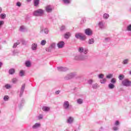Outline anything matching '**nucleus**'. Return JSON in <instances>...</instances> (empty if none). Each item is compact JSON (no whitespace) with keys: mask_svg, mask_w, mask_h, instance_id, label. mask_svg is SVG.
Returning a JSON list of instances; mask_svg holds the SVG:
<instances>
[{"mask_svg":"<svg viewBox=\"0 0 131 131\" xmlns=\"http://www.w3.org/2000/svg\"><path fill=\"white\" fill-rule=\"evenodd\" d=\"M43 14H45V10L41 9L35 10L33 12L34 16H36V17H41V16H43Z\"/></svg>","mask_w":131,"mask_h":131,"instance_id":"obj_1","label":"nucleus"},{"mask_svg":"<svg viewBox=\"0 0 131 131\" xmlns=\"http://www.w3.org/2000/svg\"><path fill=\"white\" fill-rule=\"evenodd\" d=\"M75 36L76 38H77V39H80V40H82V41L86 39V37H85V36L81 33H76Z\"/></svg>","mask_w":131,"mask_h":131,"instance_id":"obj_2","label":"nucleus"},{"mask_svg":"<svg viewBox=\"0 0 131 131\" xmlns=\"http://www.w3.org/2000/svg\"><path fill=\"white\" fill-rule=\"evenodd\" d=\"M63 108L64 110H67V111H68L71 109V107L72 106L70 105L69 101H64L63 103Z\"/></svg>","mask_w":131,"mask_h":131,"instance_id":"obj_3","label":"nucleus"},{"mask_svg":"<svg viewBox=\"0 0 131 131\" xmlns=\"http://www.w3.org/2000/svg\"><path fill=\"white\" fill-rule=\"evenodd\" d=\"M122 84L124 86H131V81L127 79L122 80Z\"/></svg>","mask_w":131,"mask_h":131,"instance_id":"obj_4","label":"nucleus"},{"mask_svg":"<svg viewBox=\"0 0 131 131\" xmlns=\"http://www.w3.org/2000/svg\"><path fill=\"white\" fill-rule=\"evenodd\" d=\"M76 74L75 73H71L70 74H69L67 75L64 77L65 80H68L69 79H71L72 78H73L75 76Z\"/></svg>","mask_w":131,"mask_h":131,"instance_id":"obj_5","label":"nucleus"},{"mask_svg":"<svg viewBox=\"0 0 131 131\" xmlns=\"http://www.w3.org/2000/svg\"><path fill=\"white\" fill-rule=\"evenodd\" d=\"M78 52L81 54L83 53L84 54H86L89 53V50L86 48H83V47H79L78 49Z\"/></svg>","mask_w":131,"mask_h":131,"instance_id":"obj_6","label":"nucleus"},{"mask_svg":"<svg viewBox=\"0 0 131 131\" xmlns=\"http://www.w3.org/2000/svg\"><path fill=\"white\" fill-rule=\"evenodd\" d=\"M45 33V34H48L49 33V29L48 28H44L43 26L40 27V33Z\"/></svg>","mask_w":131,"mask_h":131,"instance_id":"obj_7","label":"nucleus"},{"mask_svg":"<svg viewBox=\"0 0 131 131\" xmlns=\"http://www.w3.org/2000/svg\"><path fill=\"white\" fill-rule=\"evenodd\" d=\"M98 27L100 29H101V30H104V29H106V26H105L103 21L99 22Z\"/></svg>","mask_w":131,"mask_h":131,"instance_id":"obj_8","label":"nucleus"},{"mask_svg":"<svg viewBox=\"0 0 131 131\" xmlns=\"http://www.w3.org/2000/svg\"><path fill=\"white\" fill-rule=\"evenodd\" d=\"M25 90V84H24L22 85L20 90V93H19V97H22L23 96V94H24V91Z\"/></svg>","mask_w":131,"mask_h":131,"instance_id":"obj_9","label":"nucleus"},{"mask_svg":"<svg viewBox=\"0 0 131 131\" xmlns=\"http://www.w3.org/2000/svg\"><path fill=\"white\" fill-rule=\"evenodd\" d=\"M65 46V42L63 41H60L57 43L58 49H62Z\"/></svg>","mask_w":131,"mask_h":131,"instance_id":"obj_10","label":"nucleus"},{"mask_svg":"<svg viewBox=\"0 0 131 131\" xmlns=\"http://www.w3.org/2000/svg\"><path fill=\"white\" fill-rule=\"evenodd\" d=\"M73 121H74V118L72 117H69L67 120V122L69 124H72L73 123Z\"/></svg>","mask_w":131,"mask_h":131,"instance_id":"obj_11","label":"nucleus"},{"mask_svg":"<svg viewBox=\"0 0 131 131\" xmlns=\"http://www.w3.org/2000/svg\"><path fill=\"white\" fill-rule=\"evenodd\" d=\"M57 69L58 71H61L62 72H65L66 71H68V68L63 67H58Z\"/></svg>","mask_w":131,"mask_h":131,"instance_id":"obj_12","label":"nucleus"},{"mask_svg":"<svg viewBox=\"0 0 131 131\" xmlns=\"http://www.w3.org/2000/svg\"><path fill=\"white\" fill-rule=\"evenodd\" d=\"M46 11L47 13H51L53 11V8L51 5H48L46 7Z\"/></svg>","mask_w":131,"mask_h":131,"instance_id":"obj_13","label":"nucleus"},{"mask_svg":"<svg viewBox=\"0 0 131 131\" xmlns=\"http://www.w3.org/2000/svg\"><path fill=\"white\" fill-rule=\"evenodd\" d=\"M85 34L86 35L90 36L93 34V31H92L90 29H86L85 30Z\"/></svg>","mask_w":131,"mask_h":131,"instance_id":"obj_14","label":"nucleus"},{"mask_svg":"<svg viewBox=\"0 0 131 131\" xmlns=\"http://www.w3.org/2000/svg\"><path fill=\"white\" fill-rule=\"evenodd\" d=\"M31 49L32 51H36L37 50V43H33L31 45Z\"/></svg>","mask_w":131,"mask_h":131,"instance_id":"obj_15","label":"nucleus"},{"mask_svg":"<svg viewBox=\"0 0 131 131\" xmlns=\"http://www.w3.org/2000/svg\"><path fill=\"white\" fill-rule=\"evenodd\" d=\"M74 60L76 61H81V54H77L74 57Z\"/></svg>","mask_w":131,"mask_h":131,"instance_id":"obj_16","label":"nucleus"},{"mask_svg":"<svg viewBox=\"0 0 131 131\" xmlns=\"http://www.w3.org/2000/svg\"><path fill=\"white\" fill-rule=\"evenodd\" d=\"M40 123H36L34 125L32 126V128L33 129H36V128H38V127H40Z\"/></svg>","mask_w":131,"mask_h":131,"instance_id":"obj_17","label":"nucleus"},{"mask_svg":"<svg viewBox=\"0 0 131 131\" xmlns=\"http://www.w3.org/2000/svg\"><path fill=\"white\" fill-rule=\"evenodd\" d=\"M62 2L66 6H69L71 4V0H62Z\"/></svg>","mask_w":131,"mask_h":131,"instance_id":"obj_18","label":"nucleus"},{"mask_svg":"<svg viewBox=\"0 0 131 131\" xmlns=\"http://www.w3.org/2000/svg\"><path fill=\"white\" fill-rule=\"evenodd\" d=\"M71 36V33L70 32H67L66 33L64 34V37L66 39H68Z\"/></svg>","mask_w":131,"mask_h":131,"instance_id":"obj_19","label":"nucleus"},{"mask_svg":"<svg viewBox=\"0 0 131 131\" xmlns=\"http://www.w3.org/2000/svg\"><path fill=\"white\" fill-rule=\"evenodd\" d=\"M128 62H129V59H125L122 61V64L123 65H127V64H128Z\"/></svg>","mask_w":131,"mask_h":131,"instance_id":"obj_20","label":"nucleus"},{"mask_svg":"<svg viewBox=\"0 0 131 131\" xmlns=\"http://www.w3.org/2000/svg\"><path fill=\"white\" fill-rule=\"evenodd\" d=\"M81 61H84L89 59V55H81Z\"/></svg>","mask_w":131,"mask_h":131,"instance_id":"obj_21","label":"nucleus"},{"mask_svg":"<svg viewBox=\"0 0 131 131\" xmlns=\"http://www.w3.org/2000/svg\"><path fill=\"white\" fill-rule=\"evenodd\" d=\"M42 110L45 112H48V111H50V107L48 106H43Z\"/></svg>","mask_w":131,"mask_h":131,"instance_id":"obj_22","label":"nucleus"},{"mask_svg":"<svg viewBox=\"0 0 131 131\" xmlns=\"http://www.w3.org/2000/svg\"><path fill=\"white\" fill-rule=\"evenodd\" d=\"M94 42H95V39L93 38H91L90 39H89L88 41V43L89 45H93V43H94Z\"/></svg>","mask_w":131,"mask_h":131,"instance_id":"obj_23","label":"nucleus"},{"mask_svg":"<svg viewBox=\"0 0 131 131\" xmlns=\"http://www.w3.org/2000/svg\"><path fill=\"white\" fill-rule=\"evenodd\" d=\"M39 5V0H34V6L37 7Z\"/></svg>","mask_w":131,"mask_h":131,"instance_id":"obj_24","label":"nucleus"},{"mask_svg":"<svg viewBox=\"0 0 131 131\" xmlns=\"http://www.w3.org/2000/svg\"><path fill=\"white\" fill-rule=\"evenodd\" d=\"M26 67L29 68L31 66V62L30 61H26L25 62Z\"/></svg>","mask_w":131,"mask_h":131,"instance_id":"obj_25","label":"nucleus"},{"mask_svg":"<svg viewBox=\"0 0 131 131\" xmlns=\"http://www.w3.org/2000/svg\"><path fill=\"white\" fill-rule=\"evenodd\" d=\"M15 73V69H10L9 71V74L11 75H13Z\"/></svg>","mask_w":131,"mask_h":131,"instance_id":"obj_26","label":"nucleus"},{"mask_svg":"<svg viewBox=\"0 0 131 131\" xmlns=\"http://www.w3.org/2000/svg\"><path fill=\"white\" fill-rule=\"evenodd\" d=\"M3 99H4V101H5V102H7L9 101V100H10V97H9V96L8 95H5L3 98Z\"/></svg>","mask_w":131,"mask_h":131,"instance_id":"obj_27","label":"nucleus"},{"mask_svg":"<svg viewBox=\"0 0 131 131\" xmlns=\"http://www.w3.org/2000/svg\"><path fill=\"white\" fill-rule=\"evenodd\" d=\"M77 104H79V105H81V104H82V103H83V100H82V99H78L77 100Z\"/></svg>","mask_w":131,"mask_h":131,"instance_id":"obj_28","label":"nucleus"},{"mask_svg":"<svg viewBox=\"0 0 131 131\" xmlns=\"http://www.w3.org/2000/svg\"><path fill=\"white\" fill-rule=\"evenodd\" d=\"M26 30V28L24 26H20L19 31H21V32H24V31H25Z\"/></svg>","mask_w":131,"mask_h":131,"instance_id":"obj_29","label":"nucleus"},{"mask_svg":"<svg viewBox=\"0 0 131 131\" xmlns=\"http://www.w3.org/2000/svg\"><path fill=\"white\" fill-rule=\"evenodd\" d=\"M114 88H115V85H114V84L110 83L108 84V88L110 89V90H113V89H114Z\"/></svg>","mask_w":131,"mask_h":131,"instance_id":"obj_30","label":"nucleus"},{"mask_svg":"<svg viewBox=\"0 0 131 131\" xmlns=\"http://www.w3.org/2000/svg\"><path fill=\"white\" fill-rule=\"evenodd\" d=\"M92 88L94 90H97V89L99 88V85H98V83L93 84Z\"/></svg>","mask_w":131,"mask_h":131,"instance_id":"obj_31","label":"nucleus"},{"mask_svg":"<svg viewBox=\"0 0 131 131\" xmlns=\"http://www.w3.org/2000/svg\"><path fill=\"white\" fill-rule=\"evenodd\" d=\"M20 40H18L17 42L14 43L13 48H17V46H19V44L20 43Z\"/></svg>","mask_w":131,"mask_h":131,"instance_id":"obj_32","label":"nucleus"},{"mask_svg":"<svg viewBox=\"0 0 131 131\" xmlns=\"http://www.w3.org/2000/svg\"><path fill=\"white\" fill-rule=\"evenodd\" d=\"M106 81H107V79L106 78H104L100 80V83H102V84L105 83Z\"/></svg>","mask_w":131,"mask_h":131,"instance_id":"obj_33","label":"nucleus"},{"mask_svg":"<svg viewBox=\"0 0 131 131\" xmlns=\"http://www.w3.org/2000/svg\"><path fill=\"white\" fill-rule=\"evenodd\" d=\"M111 82L113 84H115V83H116V79L115 78H113L111 80Z\"/></svg>","mask_w":131,"mask_h":131,"instance_id":"obj_34","label":"nucleus"},{"mask_svg":"<svg viewBox=\"0 0 131 131\" xmlns=\"http://www.w3.org/2000/svg\"><path fill=\"white\" fill-rule=\"evenodd\" d=\"M103 17L104 19H108V18H109V14L108 13H104Z\"/></svg>","mask_w":131,"mask_h":131,"instance_id":"obj_35","label":"nucleus"},{"mask_svg":"<svg viewBox=\"0 0 131 131\" xmlns=\"http://www.w3.org/2000/svg\"><path fill=\"white\" fill-rule=\"evenodd\" d=\"M106 77L108 79H110V78H112V77H113V74H109L108 75H106Z\"/></svg>","mask_w":131,"mask_h":131,"instance_id":"obj_36","label":"nucleus"},{"mask_svg":"<svg viewBox=\"0 0 131 131\" xmlns=\"http://www.w3.org/2000/svg\"><path fill=\"white\" fill-rule=\"evenodd\" d=\"M5 88L7 89V90H10V89H11V85H10L9 84H7L5 85Z\"/></svg>","mask_w":131,"mask_h":131,"instance_id":"obj_37","label":"nucleus"},{"mask_svg":"<svg viewBox=\"0 0 131 131\" xmlns=\"http://www.w3.org/2000/svg\"><path fill=\"white\" fill-rule=\"evenodd\" d=\"M126 30L127 31H130L131 32V24L128 25L126 27Z\"/></svg>","mask_w":131,"mask_h":131,"instance_id":"obj_38","label":"nucleus"},{"mask_svg":"<svg viewBox=\"0 0 131 131\" xmlns=\"http://www.w3.org/2000/svg\"><path fill=\"white\" fill-rule=\"evenodd\" d=\"M47 43V41L46 40H42L40 43L41 46H45Z\"/></svg>","mask_w":131,"mask_h":131,"instance_id":"obj_39","label":"nucleus"},{"mask_svg":"<svg viewBox=\"0 0 131 131\" xmlns=\"http://www.w3.org/2000/svg\"><path fill=\"white\" fill-rule=\"evenodd\" d=\"M66 29V27L64 25L60 27V31H64Z\"/></svg>","mask_w":131,"mask_h":131,"instance_id":"obj_40","label":"nucleus"},{"mask_svg":"<svg viewBox=\"0 0 131 131\" xmlns=\"http://www.w3.org/2000/svg\"><path fill=\"white\" fill-rule=\"evenodd\" d=\"M0 17L1 19H5L6 18V14L5 13H2L1 14Z\"/></svg>","mask_w":131,"mask_h":131,"instance_id":"obj_41","label":"nucleus"},{"mask_svg":"<svg viewBox=\"0 0 131 131\" xmlns=\"http://www.w3.org/2000/svg\"><path fill=\"white\" fill-rule=\"evenodd\" d=\"M19 76H24V71L21 70L19 72Z\"/></svg>","mask_w":131,"mask_h":131,"instance_id":"obj_42","label":"nucleus"},{"mask_svg":"<svg viewBox=\"0 0 131 131\" xmlns=\"http://www.w3.org/2000/svg\"><path fill=\"white\" fill-rule=\"evenodd\" d=\"M124 78V76L123 75H120L119 76V79H120V80H122V79H123Z\"/></svg>","mask_w":131,"mask_h":131,"instance_id":"obj_43","label":"nucleus"},{"mask_svg":"<svg viewBox=\"0 0 131 131\" xmlns=\"http://www.w3.org/2000/svg\"><path fill=\"white\" fill-rule=\"evenodd\" d=\"M50 47L51 49H55V47H56V44L55 43H52Z\"/></svg>","mask_w":131,"mask_h":131,"instance_id":"obj_44","label":"nucleus"},{"mask_svg":"<svg viewBox=\"0 0 131 131\" xmlns=\"http://www.w3.org/2000/svg\"><path fill=\"white\" fill-rule=\"evenodd\" d=\"M42 118H43V116L41 114H40L38 116V119H39V120H40V119H42Z\"/></svg>","mask_w":131,"mask_h":131,"instance_id":"obj_45","label":"nucleus"},{"mask_svg":"<svg viewBox=\"0 0 131 131\" xmlns=\"http://www.w3.org/2000/svg\"><path fill=\"white\" fill-rule=\"evenodd\" d=\"M120 123H119V121L118 120H117L116 121L115 124H114V125H116V126H118V125H119Z\"/></svg>","mask_w":131,"mask_h":131,"instance_id":"obj_46","label":"nucleus"},{"mask_svg":"<svg viewBox=\"0 0 131 131\" xmlns=\"http://www.w3.org/2000/svg\"><path fill=\"white\" fill-rule=\"evenodd\" d=\"M52 50H53V49H52V48H51L50 47V46H49V47L48 48H47V49H46V52H51V51H52Z\"/></svg>","mask_w":131,"mask_h":131,"instance_id":"obj_47","label":"nucleus"},{"mask_svg":"<svg viewBox=\"0 0 131 131\" xmlns=\"http://www.w3.org/2000/svg\"><path fill=\"white\" fill-rule=\"evenodd\" d=\"M113 130H118V129H119V128H118V127L117 126H114L113 127Z\"/></svg>","mask_w":131,"mask_h":131,"instance_id":"obj_48","label":"nucleus"},{"mask_svg":"<svg viewBox=\"0 0 131 131\" xmlns=\"http://www.w3.org/2000/svg\"><path fill=\"white\" fill-rule=\"evenodd\" d=\"M98 77L99 78H103L104 75H103L102 74H100L98 75Z\"/></svg>","mask_w":131,"mask_h":131,"instance_id":"obj_49","label":"nucleus"},{"mask_svg":"<svg viewBox=\"0 0 131 131\" xmlns=\"http://www.w3.org/2000/svg\"><path fill=\"white\" fill-rule=\"evenodd\" d=\"M94 82V81L92 79H90L88 81V83L89 84H92Z\"/></svg>","mask_w":131,"mask_h":131,"instance_id":"obj_50","label":"nucleus"},{"mask_svg":"<svg viewBox=\"0 0 131 131\" xmlns=\"http://www.w3.org/2000/svg\"><path fill=\"white\" fill-rule=\"evenodd\" d=\"M105 41L107 42V41H110V38L107 37L105 38Z\"/></svg>","mask_w":131,"mask_h":131,"instance_id":"obj_51","label":"nucleus"},{"mask_svg":"<svg viewBox=\"0 0 131 131\" xmlns=\"http://www.w3.org/2000/svg\"><path fill=\"white\" fill-rule=\"evenodd\" d=\"M16 6L17 7H21V3L20 2H17L16 3Z\"/></svg>","mask_w":131,"mask_h":131,"instance_id":"obj_52","label":"nucleus"},{"mask_svg":"<svg viewBox=\"0 0 131 131\" xmlns=\"http://www.w3.org/2000/svg\"><path fill=\"white\" fill-rule=\"evenodd\" d=\"M60 90H58V91H57L55 92V94H56V95H59V94H60Z\"/></svg>","mask_w":131,"mask_h":131,"instance_id":"obj_53","label":"nucleus"},{"mask_svg":"<svg viewBox=\"0 0 131 131\" xmlns=\"http://www.w3.org/2000/svg\"><path fill=\"white\" fill-rule=\"evenodd\" d=\"M16 81H17V79H13V80H12V82L13 83H15Z\"/></svg>","mask_w":131,"mask_h":131,"instance_id":"obj_54","label":"nucleus"},{"mask_svg":"<svg viewBox=\"0 0 131 131\" xmlns=\"http://www.w3.org/2000/svg\"><path fill=\"white\" fill-rule=\"evenodd\" d=\"M3 62L0 61V68H2V67L3 66Z\"/></svg>","mask_w":131,"mask_h":131,"instance_id":"obj_55","label":"nucleus"},{"mask_svg":"<svg viewBox=\"0 0 131 131\" xmlns=\"http://www.w3.org/2000/svg\"><path fill=\"white\" fill-rule=\"evenodd\" d=\"M104 128L103 127H101V128H99V131L103 130Z\"/></svg>","mask_w":131,"mask_h":131,"instance_id":"obj_56","label":"nucleus"},{"mask_svg":"<svg viewBox=\"0 0 131 131\" xmlns=\"http://www.w3.org/2000/svg\"><path fill=\"white\" fill-rule=\"evenodd\" d=\"M3 11V9H2V7H0V13H2Z\"/></svg>","mask_w":131,"mask_h":131,"instance_id":"obj_57","label":"nucleus"},{"mask_svg":"<svg viewBox=\"0 0 131 131\" xmlns=\"http://www.w3.org/2000/svg\"><path fill=\"white\" fill-rule=\"evenodd\" d=\"M27 1L28 2V3H30V2L31 1V0H27Z\"/></svg>","mask_w":131,"mask_h":131,"instance_id":"obj_58","label":"nucleus"},{"mask_svg":"<svg viewBox=\"0 0 131 131\" xmlns=\"http://www.w3.org/2000/svg\"><path fill=\"white\" fill-rule=\"evenodd\" d=\"M129 74L131 75V71L129 72Z\"/></svg>","mask_w":131,"mask_h":131,"instance_id":"obj_59","label":"nucleus"},{"mask_svg":"<svg viewBox=\"0 0 131 131\" xmlns=\"http://www.w3.org/2000/svg\"><path fill=\"white\" fill-rule=\"evenodd\" d=\"M64 131H69V130L67 129L64 130Z\"/></svg>","mask_w":131,"mask_h":131,"instance_id":"obj_60","label":"nucleus"},{"mask_svg":"<svg viewBox=\"0 0 131 131\" xmlns=\"http://www.w3.org/2000/svg\"><path fill=\"white\" fill-rule=\"evenodd\" d=\"M13 54H16V53H15V51L13 52Z\"/></svg>","mask_w":131,"mask_h":131,"instance_id":"obj_61","label":"nucleus"},{"mask_svg":"<svg viewBox=\"0 0 131 131\" xmlns=\"http://www.w3.org/2000/svg\"><path fill=\"white\" fill-rule=\"evenodd\" d=\"M0 114H1V111H0Z\"/></svg>","mask_w":131,"mask_h":131,"instance_id":"obj_62","label":"nucleus"},{"mask_svg":"<svg viewBox=\"0 0 131 131\" xmlns=\"http://www.w3.org/2000/svg\"><path fill=\"white\" fill-rule=\"evenodd\" d=\"M75 131H76V130H75Z\"/></svg>","mask_w":131,"mask_h":131,"instance_id":"obj_63","label":"nucleus"}]
</instances>
